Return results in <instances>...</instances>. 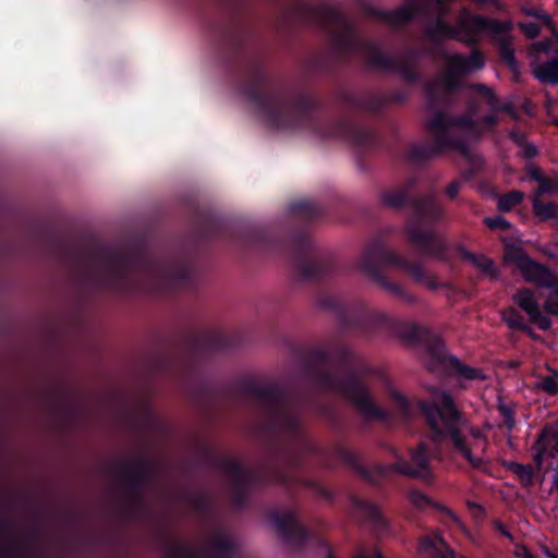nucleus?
Returning <instances> with one entry per match:
<instances>
[{
	"label": "nucleus",
	"mask_w": 558,
	"mask_h": 558,
	"mask_svg": "<svg viewBox=\"0 0 558 558\" xmlns=\"http://www.w3.org/2000/svg\"><path fill=\"white\" fill-rule=\"evenodd\" d=\"M210 37L221 59L230 68H239L236 89L272 130H308L323 138H340L350 143L362 171L368 169L366 157L378 148V136L368 128L349 119L326 120L320 114L319 99L308 92L290 98L272 88V76L264 61L247 50L248 33L235 17H227L209 27Z\"/></svg>",
	"instance_id": "f257e3e1"
},
{
	"label": "nucleus",
	"mask_w": 558,
	"mask_h": 558,
	"mask_svg": "<svg viewBox=\"0 0 558 558\" xmlns=\"http://www.w3.org/2000/svg\"><path fill=\"white\" fill-rule=\"evenodd\" d=\"M239 390L258 400L265 410L267 429L274 436L267 465L263 469H246L230 457L209 454L211 464L231 476V502L235 509L247 507L254 488H265L271 484L281 485L289 493L300 485L325 499L332 500L333 493L314 480L298 475L303 469L306 456L323 457V449L307 435L303 425L301 407L305 397L292 388L278 383L260 385L244 380Z\"/></svg>",
	"instance_id": "f03ea898"
},
{
	"label": "nucleus",
	"mask_w": 558,
	"mask_h": 558,
	"mask_svg": "<svg viewBox=\"0 0 558 558\" xmlns=\"http://www.w3.org/2000/svg\"><path fill=\"white\" fill-rule=\"evenodd\" d=\"M289 214L301 227L284 236L264 227L234 226L209 214L197 216L196 231L204 241L223 240L245 250L284 254L301 281L319 283L337 276L335 258L319 250L306 231V225L325 216L323 206L308 199L296 201L289 205Z\"/></svg>",
	"instance_id": "7ed1b4c3"
},
{
	"label": "nucleus",
	"mask_w": 558,
	"mask_h": 558,
	"mask_svg": "<svg viewBox=\"0 0 558 558\" xmlns=\"http://www.w3.org/2000/svg\"><path fill=\"white\" fill-rule=\"evenodd\" d=\"M83 257L93 268L94 287L101 292L159 295L193 289L197 282V266L192 256L183 253L157 256L141 241L98 246L84 252Z\"/></svg>",
	"instance_id": "20e7f679"
},
{
	"label": "nucleus",
	"mask_w": 558,
	"mask_h": 558,
	"mask_svg": "<svg viewBox=\"0 0 558 558\" xmlns=\"http://www.w3.org/2000/svg\"><path fill=\"white\" fill-rule=\"evenodd\" d=\"M308 19L329 34L336 53L323 52L313 57L307 64L313 74H331L336 59L347 61L359 59L368 69H384V50L381 47L363 37L355 25L338 8L319 4L307 8Z\"/></svg>",
	"instance_id": "39448f33"
},
{
	"label": "nucleus",
	"mask_w": 558,
	"mask_h": 558,
	"mask_svg": "<svg viewBox=\"0 0 558 558\" xmlns=\"http://www.w3.org/2000/svg\"><path fill=\"white\" fill-rule=\"evenodd\" d=\"M428 390L429 400L420 401L418 408L433 432L434 439L450 440L454 452L474 469H483L488 461L487 437L478 427L470 424L449 391L436 387Z\"/></svg>",
	"instance_id": "423d86ee"
},
{
	"label": "nucleus",
	"mask_w": 558,
	"mask_h": 558,
	"mask_svg": "<svg viewBox=\"0 0 558 558\" xmlns=\"http://www.w3.org/2000/svg\"><path fill=\"white\" fill-rule=\"evenodd\" d=\"M301 379L315 388L336 392L349 401L366 418L384 420L362 376L353 369L339 372L331 349L316 348L301 357Z\"/></svg>",
	"instance_id": "0eeeda50"
},
{
	"label": "nucleus",
	"mask_w": 558,
	"mask_h": 558,
	"mask_svg": "<svg viewBox=\"0 0 558 558\" xmlns=\"http://www.w3.org/2000/svg\"><path fill=\"white\" fill-rule=\"evenodd\" d=\"M448 0H407V3L392 13H386V23L403 24L420 16H436V21L426 27V35L434 41L456 38L473 44L487 35L504 34L512 27L509 21L489 20L480 15H473L468 10H462L454 26L444 22L446 13L445 3Z\"/></svg>",
	"instance_id": "6e6552de"
},
{
	"label": "nucleus",
	"mask_w": 558,
	"mask_h": 558,
	"mask_svg": "<svg viewBox=\"0 0 558 558\" xmlns=\"http://www.w3.org/2000/svg\"><path fill=\"white\" fill-rule=\"evenodd\" d=\"M428 129L433 133L435 145L415 147L413 154L417 159L437 155L442 148H453L468 156L469 146L482 134L477 123L469 118L451 119L444 113L436 114L428 122Z\"/></svg>",
	"instance_id": "1a4fd4ad"
},
{
	"label": "nucleus",
	"mask_w": 558,
	"mask_h": 558,
	"mask_svg": "<svg viewBox=\"0 0 558 558\" xmlns=\"http://www.w3.org/2000/svg\"><path fill=\"white\" fill-rule=\"evenodd\" d=\"M415 217L407 226V234L411 243L421 254L442 259L446 244L433 230L426 229L424 222H436L445 217L444 207L434 195L421 197L414 203Z\"/></svg>",
	"instance_id": "9d476101"
},
{
	"label": "nucleus",
	"mask_w": 558,
	"mask_h": 558,
	"mask_svg": "<svg viewBox=\"0 0 558 558\" xmlns=\"http://www.w3.org/2000/svg\"><path fill=\"white\" fill-rule=\"evenodd\" d=\"M444 58L445 68L441 74L426 87L430 102L445 100L462 86L463 76L482 69L485 64L484 57L478 50H473L469 57L445 53Z\"/></svg>",
	"instance_id": "9b49d317"
},
{
	"label": "nucleus",
	"mask_w": 558,
	"mask_h": 558,
	"mask_svg": "<svg viewBox=\"0 0 558 558\" xmlns=\"http://www.w3.org/2000/svg\"><path fill=\"white\" fill-rule=\"evenodd\" d=\"M116 474L125 487V510L129 513L138 511L145 505V490L155 477L153 463L145 458H135L125 464L117 466Z\"/></svg>",
	"instance_id": "f8f14e48"
},
{
	"label": "nucleus",
	"mask_w": 558,
	"mask_h": 558,
	"mask_svg": "<svg viewBox=\"0 0 558 558\" xmlns=\"http://www.w3.org/2000/svg\"><path fill=\"white\" fill-rule=\"evenodd\" d=\"M166 555L167 558H235L238 544L227 533L216 531L202 549H192L181 543L172 542L167 545Z\"/></svg>",
	"instance_id": "ddd939ff"
},
{
	"label": "nucleus",
	"mask_w": 558,
	"mask_h": 558,
	"mask_svg": "<svg viewBox=\"0 0 558 558\" xmlns=\"http://www.w3.org/2000/svg\"><path fill=\"white\" fill-rule=\"evenodd\" d=\"M427 369L440 375H460L465 379H485V376L477 368L462 364L458 359L446 353L440 341L429 345L423 356Z\"/></svg>",
	"instance_id": "4468645a"
},
{
	"label": "nucleus",
	"mask_w": 558,
	"mask_h": 558,
	"mask_svg": "<svg viewBox=\"0 0 558 558\" xmlns=\"http://www.w3.org/2000/svg\"><path fill=\"white\" fill-rule=\"evenodd\" d=\"M316 305L338 316L341 327L345 330H364L368 328L372 314L363 306L349 307L336 295L322 293L316 298Z\"/></svg>",
	"instance_id": "2eb2a0df"
},
{
	"label": "nucleus",
	"mask_w": 558,
	"mask_h": 558,
	"mask_svg": "<svg viewBox=\"0 0 558 558\" xmlns=\"http://www.w3.org/2000/svg\"><path fill=\"white\" fill-rule=\"evenodd\" d=\"M388 456L395 459V461L386 464V474L388 472H397L409 477L420 478L424 482L433 480L434 473L430 468L427 446L425 442H420L418 446L411 451L410 462L401 460L395 448L386 447V460L388 459Z\"/></svg>",
	"instance_id": "dca6fc26"
},
{
	"label": "nucleus",
	"mask_w": 558,
	"mask_h": 558,
	"mask_svg": "<svg viewBox=\"0 0 558 558\" xmlns=\"http://www.w3.org/2000/svg\"><path fill=\"white\" fill-rule=\"evenodd\" d=\"M270 519L284 543L302 548L308 541L311 531L299 523L293 511L288 510L282 514L272 511Z\"/></svg>",
	"instance_id": "f3484780"
},
{
	"label": "nucleus",
	"mask_w": 558,
	"mask_h": 558,
	"mask_svg": "<svg viewBox=\"0 0 558 558\" xmlns=\"http://www.w3.org/2000/svg\"><path fill=\"white\" fill-rule=\"evenodd\" d=\"M360 269L379 287H384V236L378 233L365 247Z\"/></svg>",
	"instance_id": "a211bd4d"
},
{
	"label": "nucleus",
	"mask_w": 558,
	"mask_h": 558,
	"mask_svg": "<svg viewBox=\"0 0 558 558\" xmlns=\"http://www.w3.org/2000/svg\"><path fill=\"white\" fill-rule=\"evenodd\" d=\"M337 98L342 106L355 112L378 114L384 109V97L373 92L355 93L347 88L337 92Z\"/></svg>",
	"instance_id": "6ab92c4d"
},
{
	"label": "nucleus",
	"mask_w": 558,
	"mask_h": 558,
	"mask_svg": "<svg viewBox=\"0 0 558 558\" xmlns=\"http://www.w3.org/2000/svg\"><path fill=\"white\" fill-rule=\"evenodd\" d=\"M508 258L511 259L522 271L525 280L537 282L544 287H554L556 293L558 294V282H553V276L548 268L533 262L521 251L511 252L508 255Z\"/></svg>",
	"instance_id": "aec40b11"
},
{
	"label": "nucleus",
	"mask_w": 558,
	"mask_h": 558,
	"mask_svg": "<svg viewBox=\"0 0 558 558\" xmlns=\"http://www.w3.org/2000/svg\"><path fill=\"white\" fill-rule=\"evenodd\" d=\"M418 551L425 558H465L450 548L438 532L422 536Z\"/></svg>",
	"instance_id": "412c9836"
},
{
	"label": "nucleus",
	"mask_w": 558,
	"mask_h": 558,
	"mask_svg": "<svg viewBox=\"0 0 558 558\" xmlns=\"http://www.w3.org/2000/svg\"><path fill=\"white\" fill-rule=\"evenodd\" d=\"M338 457L348 464L356 474L369 483H376V480L384 475V465H377L372 470L364 465L363 460L359 453L345 447L340 446L337 449Z\"/></svg>",
	"instance_id": "4be33fe9"
},
{
	"label": "nucleus",
	"mask_w": 558,
	"mask_h": 558,
	"mask_svg": "<svg viewBox=\"0 0 558 558\" xmlns=\"http://www.w3.org/2000/svg\"><path fill=\"white\" fill-rule=\"evenodd\" d=\"M513 300L518 306L529 315L532 323L536 324L543 330L549 329L551 325L550 319L541 313L538 303L531 290L523 289L518 291L513 295Z\"/></svg>",
	"instance_id": "5701e85b"
},
{
	"label": "nucleus",
	"mask_w": 558,
	"mask_h": 558,
	"mask_svg": "<svg viewBox=\"0 0 558 558\" xmlns=\"http://www.w3.org/2000/svg\"><path fill=\"white\" fill-rule=\"evenodd\" d=\"M236 341L221 332V331H207L199 333L194 339L196 349L202 351H220L235 345Z\"/></svg>",
	"instance_id": "b1692460"
},
{
	"label": "nucleus",
	"mask_w": 558,
	"mask_h": 558,
	"mask_svg": "<svg viewBox=\"0 0 558 558\" xmlns=\"http://www.w3.org/2000/svg\"><path fill=\"white\" fill-rule=\"evenodd\" d=\"M557 445V433L549 428H545L533 445V449L535 450L534 461L537 464V468L542 466L544 456L555 457L556 452H558V449L556 448Z\"/></svg>",
	"instance_id": "393cba45"
},
{
	"label": "nucleus",
	"mask_w": 558,
	"mask_h": 558,
	"mask_svg": "<svg viewBox=\"0 0 558 558\" xmlns=\"http://www.w3.org/2000/svg\"><path fill=\"white\" fill-rule=\"evenodd\" d=\"M533 74L543 84L558 85V54L557 58L535 64Z\"/></svg>",
	"instance_id": "a878e982"
},
{
	"label": "nucleus",
	"mask_w": 558,
	"mask_h": 558,
	"mask_svg": "<svg viewBox=\"0 0 558 558\" xmlns=\"http://www.w3.org/2000/svg\"><path fill=\"white\" fill-rule=\"evenodd\" d=\"M403 340H413L417 337V328L415 326L401 323L397 319L386 318V333Z\"/></svg>",
	"instance_id": "bb28decb"
},
{
	"label": "nucleus",
	"mask_w": 558,
	"mask_h": 558,
	"mask_svg": "<svg viewBox=\"0 0 558 558\" xmlns=\"http://www.w3.org/2000/svg\"><path fill=\"white\" fill-rule=\"evenodd\" d=\"M511 27L507 28L504 34L498 35H492L494 39H496L499 43V53L501 59L507 62V64L510 66V69L513 72H517L518 64L514 59V50L512 49L510 45V33Z\"/></svg>",
	"instance_id": "cd10ccee"
},
{
	"label": "nucleus",
	"mask_w": 558,
	"mask_h": 558,
	"mask_svg": "<svg viewBox=\"0 0 558 558\" xmlns=\"http://www.w3.org/2000/svg\"><path fill=\"white\" fill-rule=\"evenodd\" d=\"M472 90V94L485 100L488 105L489 109L494 112L502 109L505 111H510L509 106H500L498 99L496 98L494 92L484 84H475L469 87Z\"/></svg>",
	"instance_id": "c85d7f7f"
},
{
	"label": "nucleus",
	"mask_w": 558,
	"mask_h": 558,
	"mask_svg": "<svg viewBox=\"0 0 558 558\" xmlns=\"http://www.w3.org/2000/svg\"><path fill=\"white\" fill-rule=\"evenodd\" d=\"M351 504L357 511H360L361 513H363L365 515L366 520L369 523L376 524L380 521L381 511H380L379 507L376 506L375 504H373L371 501L362 500L355 496H353L351 498Z\"/></svg>",
	"instance_id": "c756f323"
},
{
	"label": "nucleus",
	"mask_w": 558,
	"mask_h": 558,
	"mask_svg": "<svg viewBox=\"0 0 558 558\" xmlns=\"http://www.w3.org/2000/svg\"><path fill=\"white\" fill-rule=\"evenodd\" d=\"M464 257L469 259L478 270L490 277L497 278V270L494 262L485 255H475L470 252L464 253Z\"/></svg>",
	"instance_id": "7c9ffc66"
},
{
	"label": "nucleus",
	"mask_w": 558,
	"mask_h": 558,
	"mask_svg": "<svg viewBox=\"0 0 558 558\" xmlns=\"http://www.w3.org/2000/svg\"><path fill=\"white\" fill-rule=\"evenodd\" d=\"M523 193L519 191H511L504 196H501L498 201V209L501 211H509L518 204H520L523 199Z\"/></svg>",
	"instance_id": "2f4dec72"
},
{
	"label": "nucleus",
	"mask_w": 558,
	"mask_h": 558,
	"mask_svg": "<svg viewBox=\"0 0 558 558\" xmlns=\"http://www.w3.org/2000/svg\"><path fill=\"white\" fill-rule=\"evenodd\" d=\"M512 472L520 478L524 486H530L533 483L534 470L530 464L512 463L510 465Z\"/></svg>",
	"instance_id": "473e14b6"
},
{
	"label": "nucleus",
	"mask_w": 558,
	"mask_h": 558,
	"mask_svg": "<svg viewBox=\"0 0 558 558\" xmlns=\"http://www.w3.org/2000/svg\"><path fill=\"white\" fill-rule=\"evenodd\" d=\"M501 317L510 328L521 329L524 326L523 316L515 308L505 310Z\"/></svg>",
	"instance_id": "72a5a7b5"
},
{
	"label": "nucleus",
	"mask_w": 558,
	"mask_h": 558,
	"mask_svg": "<svg viewBox=\"0 0 558 558\" xmlns=\"http://www.w3.org/2000/svg\"><path fill=\"white\" fill-rule=\"evenodd\" d=\"M534 213L542 218H550L555 215V205L553 203H543L538 197L533 201Z\"/></svg>",
	"instance_id": "f704fd0d"
},
{
	"label": "nucleus",
	"mask_w": 558,
	"mask_h": 558,
	"mask_svg": "<svg viewBox=\"0 0 558 558\" xmlns=\"http://www.w3.org/2000/svg\"><path fill=\"white\" fill-rule=\"evenodd\" d=\"M537 387L543 391L555 395L558 392V374L554 373L550 376L541 378L537 383Z\"/></svg>",
	"instance_id": "c9c22d12"
},
{
	"label": "nucleus",
	"mask_w": 558,
	"mask_h": 558,
	"mask_svg": "<svg viewBox=\"0 0 558 558\" xmlns=\"http://www.w3.org/2000/svg\"><path fill=\"white\" fill-rule=\"evenodd\" d=\"M182 499L197 511H204L207 508L206 497L202 494H183Z\"/></svg>",
	"instance_id": "e433bc0d"
},
{
	"label": "nucleus",
	"mask_w": 558,
	"mask_h": 558,
	"mask_svg": "<svg viewBox=\"0 0 558 558\" xmlns=\"http://www.w3.org/2000/svg\"><path fill=\"white\" fill-rule=\"evenodd\" d=\"M523 11L529 16L537 17L539 20V23H542L543 25H545L549 28H553L551 17L547 13L543 12L542 9L536 8V7H531V8L524 7Z\"/></svg>",
	"instance_id": "4c0bfd02"
},
{
	"label": "nucleus",
	"mask_w": 558,
	"mask_h": 558,
	"mask_svg": "<svg viewBox=\"0 0 558 558\" xmlns=\"http://www.w3.org/2000/svg\"><path fill=\"white\" fill-rule=\"evenodd\" d=\"M554 38L555 44L557 45L556 47L554 46L553 40H544L533 44L532 49L537 52H549L550 50H554L556 54H558V33H554Z\"/></svg>",
	"instance_id": "58836bf2"
},
{
	"label": "nucleus",
	"mask_w": 558,
	"mask_h": 558,
	"mask_svg": "<svg viewBox=\"0 0 558 558\" xmlns=\"http://www.w3.org/2000/svg\"><path fill=\"white\" fill-rule=\"evenodd\" d=\"M409 498L411 502L417 508H425L432 505L430 499L425 494L418 490H411L409 493Z\"/></svg>",
	"instance_id": "ea45409f"
},
{
	"label": "nucleus",
	"mask_w": 558,
	"mask_h": 558,
	"mask_svg": "<svg viewBox=\"0 0 558 558\" xmlns=\"http://www.w3.org/2000/svg\"><path fill=\"white\" fill-rule=\"evenodd\" d=\"M388 397L391 399V401H393L396 403V407L399 409V411L402 414L407 413V409H408L407 401L401 396H399L395 390H392L386 386V399Z\"/></svg>",
	"instance_id": "a19ab883"
},
{
	"label": "nucleus",
	"mask_w": 558,
	"mask_h": 558,
	"mask_svg": "<svg viewBox=\"0 0 558 558\" xmlns=\"http://www.w3.org/2000/svg\"><path fill=\"white\" fill-rule=\"evenodd\" d=\"M405 198H407L405 192L398 191L388 196L386 195V205H389L395 208H399V207L403 206V204L405 203Z\"/></svg>",
	"instance_id": "79ce46f5"
},
{
	"label": "nucleus",
	"mask_w": 558,
	"mask_h": 558,
	"mask_svg": "<svg viewBox=\"0 0 558 558\" xmlns=\"http://www.w3.org/2000/svg\"><path fill=\"white\" fill-rule=\"evenodd\" d=\"M409 274L421 283L425 279L427 272L424 267L418 263H412L408 266Z\"/></svg>",
	"instance_id": "37998d69"
},
{
	"label": "nucleus",
	"mask_w": 558,
	"mask_h": 558,
	"mask_svg": "<svg viewBox=\"0 0 558 558\" xmlns=\"http://www.w3.org/2000/svg\"><path fill=\"white\" fill-rule=\"evenodd\" d=\"M25 553V544L23 542H15L7 547L3 555L10 557H21Z\"/></svg>",
	"instance_id": "c03bdc74"
},
{
	"label": "nucleus",
	"mask_w": 558,
	"mask_h": 558,
	"mask_svg": "<svg viewBox=\"0 0 558 558\" xmlns=\"http://www.w3.org/2000/svg\"><path fill=\"white\" fill-rule=\"evenodd\" d=\"M520 28L529 38H535L539 34V23L529 22L521 23Z\"/></svg>",
	"instance_id": "a18cd8bd"
},
{
	"label": "nucleus",
	"mask_w": 558,
	"mask_h": 558,
	"mask_svg": "<svg viewBox=\"0 0 558 558\" xmlns=\"http://www.w3.org/2000/svg\"><path fill=\"white\" fill-rule=\"evenodd\" d=\"M499 410L504 416L505 424L507 425L508 429H512L515 425L514 413L512 409L507 405H501Z\"/></svg>",
	"instance_id": "49530a36"
},
{
	"label": "nucleus",
	"mask_w": 558,
	"mask_h": 558,
	"mask_svg": "<svg viewBox=\"0 0 558 558\" xmlns=\"http://www.w3.org/2000/svg\"><path fill=\"white\" fill-rule=\"evenodd\" d=\"M486 226L492 229H508L509 223L502 217H492L485 219Z\"/></svg>",
	"instance_id": "de8ad7c7"
},
{
	"label": "nucleus",
	"mask_w": 558,
	"mask_h": 558,
	"mask_svg": "<svg viewBox=\"0 0 558 558\" xmlns=\"http://www.w3.org/2000/svg\"><path fill=\"white\" fill-rule=\"evenodd\" d=\"M538 183H539V186H538L539 194L551 193L557 190V184L550 179H546L543 177Z\"/></svg>",
	"instance_id": "09e8293b"
},
{
	"label": "nucleus",
	"mask_w": 558,
	"mask_h": 558,
	"mask_svg": "<svg viewBox=\"0 0 558 558\" xmlns=\"http://www.w3.org/2000/svg\"><path fill=\"white\" fill-rule=\"evenodd\" d=\"M460 187H461V183L458 182V181H453L451 182L448 186H447V190H446V193L448 195L449 198H454L459 191H460Z\"/></svg>",
	"instance_id": "8fccbe9b"
},
{
	"label": "nucleus",
	"mask_w": 558,
	"mask_h": 558,
	"mask_svg": "<svg viewBox=\"0 0 558 558\" xmlns=\"http://www.w3.org/2000/svg\"><path fill=\"white\" fill-rule=\"evenodd\" d=\"M421 283L425 284L430 290H436L439 287L437 278L434 275H426L425 279L421 281Z\"/></svg>",
	"instance_id": "3c124183"
},
{
	"label": "nucleus",
	"mask_w": 558,
	"mask_h": 558,
	"mask_svg": "<svg viewBox=\"0 0 558 558\" xmlns=\"http://www.w3.org/2000/svg\"><path fill=\"white\" fill-rule=\"evenodd\" d=\"M545 310L550 314L558 315V302L547 300L545 303Z\"/></svg>",
	"instance_id": "603ef678"
},
{
	"label": "nucleus",
	"mask_w": 558,
	"mask_h": 558,
	"mask_svg": "<svg viewBox=\"0 0 558 558\" xmlns=\"http://www.w3.org/2000/svg\"><path fill=\"white\" fill-rule=\"evenodd\" d=\"M441 510L448 514L449 518H451V520L458 525L460 526L461 529H463V524L462 522L460 521V519L454 514L452 513L449 509L447 508H441Z\"/></svg>",
	"instance_id": "864d4df0"
},
{
	"label": "nucleus",
	"mask_w": 558,
	"mask_h": 558,
	"mask_svg": "<svg viewBox=\"0 0 558 558\" xmlns=\"http://www.w3.org/2000/svg\"><path fill=\"white\" fill-rule=\"evenodd\" d=\"M531 177L537 182H539L543 178L541 170L537 168L531 170Z\"/></svg>",
	"instance_id": "5fc2aeb1"
},
{
	"label": "nucleus",
	"mask_w": 558,
	"mask_h": 558,
	"mask_svg": "<svg viewBox=\"0 0 558 558\" xmlns=\"http://www.w3.org/2000/svg\"><path fill=\"white\" fill-rule=\"evenodd\" d=\"M495 122H496V118L494 114H489L484 118V123L486 126H492L495 124Z\"/></svg>",
	"instance_id": "6e6d98bb"
},
{
	"label": "nucleus",
	"mask_w": 558,
	"mask_h": 558,
	"mask_svg": "<svg viewBox=\"0 0 558 558\" xmlns=\"http://www.w3.org/2000/svg\"><path fill=\"white\" fill-rule=\"evenodd\" d=\"M385 288H386V292L389 291L391 293H397V291H398V288L395 284L388 282L387 280H386Z\"/></svg>",
	"instance_id": "4d7b16f0"
},
{
	"label": "nucleus",
	"mask_w": 558,
	"mask_h": 558,
	"mask_svg": "<svg viewBox=\"0 0 558 558\" xmlns=\"http://www.w3.org/2000/svg\"><path fill=\"white\" fill-rule=\"evenodd\" d=\"M521 330L526 331V332H527V335H529L530 337H532L533 339H536V338H537V336L535 335V332H534L530 327H527L526 325H524V326L521 328Z\"/></svg>",
	"instance_id": "13d9d810"
},
{
	"label": "nucleus",
	"mask_w": 558,
	"mask_h": 558,
	"mask_svg": "<svg viewBox=\"0 0 558 558\" xmlns=\"http://www.w3.org/2000/svg\"><path fill=\"white\" fill-rule=\"evenodd\" d=\"M385 260H386V265L389 264V263H392L395 260V256L392 253L390 252H387L386 251V257H385Z\"/></svg>",
	"instance_id": "bf43d9fd"
},
{
	"label": "nucleus",
	"mask_w": 558,
	"mask_h": 558,
	"mask_svg": "<svg viewBox=\"0 0 558 558\" xmlns=\"http://www.w3.org/2000/svg\"><path fill=\"white\" fill-rule=\"evenodd\" d=\"M8 527V522L0 515V534Z\"/></svg>",
	"instance_id": "052dcab7"
},
{
	"label": "nucleus",
	"mask_w": 558,
	"mask_h": 558,
	"mask_svg": "<svg viewBox=\"0 0 558 558\" xmlns=\"http://www.w3.org/2000/svg\"><path fill=\"white\" fill-rule=\"evenodd\" d=\"M8 527V522L0 515V534Z\"/></svg>",
	"instance_id": "680f3d73"
},
{
	"label": "nucleus",
	"mask_w": 558,
	"mask_h": 558,
	"mask_svg": "<svg viewBox=\"0 0 558 558\" xmlns=\"http://www.w3.org/2000/svg\"><path fill=\"white\" fill-rule=\"evenodd\" d=\"M525 154H526L527 156H535V155H536V149H535V147H533V146L527 147V148H526V150H525Z\"/></svg>",
	"instance_id": "e2e57ef3"
},
{
	"label": "nucleus",
	"mask_w": 558,
	"mask_h": 558,
	"mask_svg": "<svg viewBox=\"0 0 558 558\" xmlns=\"http://www.w3.org/2000/svg\"><path fill=\"white\" fill-rule=\"evenodd\" d=\"M554 486L556 490L558 492V470L556 471L555 477H554Z\"/></svg>",
	"instance_id": "0e129e2a"
},
{
	"label": "nucleus",
	"mask_w": 558,
	"mask_h": 558,
	"mask_svg": "<svg viewBox=\"0 0 558 558\" xmlns=\"http://www.w3.org/2000/svg\"><path fill=\"white\" fill-rule=\"evenodd\" d=\"M354 558H368V556L364 551L357 553Z\"/></svg>",
	"instance_id": "69168bd1"
},
{
	"label": "nucleus",
	"mask_w": 558,
	"mask_h": 558,
	"mask_svg": "<svg viewBox=\"0 0 558 558\" xmlns=\"http://www.w3.org/2000/svg\"><path fill=\"white\" fill-rule=\"evenodd\" d=\"M345 357H347L345 350H341V352H340V362H343L345 360Z\"/></svg>",
	"instance_id": "338daca9"
},
{
	"label": "nucleus",
	"mask_w": 558,
	"mask_h": 558,
	"mask_svg": "<svg viewBox=\"0 0 558 558\" xmlns=\"http://www.w3.org/2000/svg\"><path fill=\"white\" fill-rule=\"evenodd\" d=\"M524 558H534L531 553H529L526 549H524Z\"/></svg>",
	"instance_id": "774afa93"
}]
</instances>
